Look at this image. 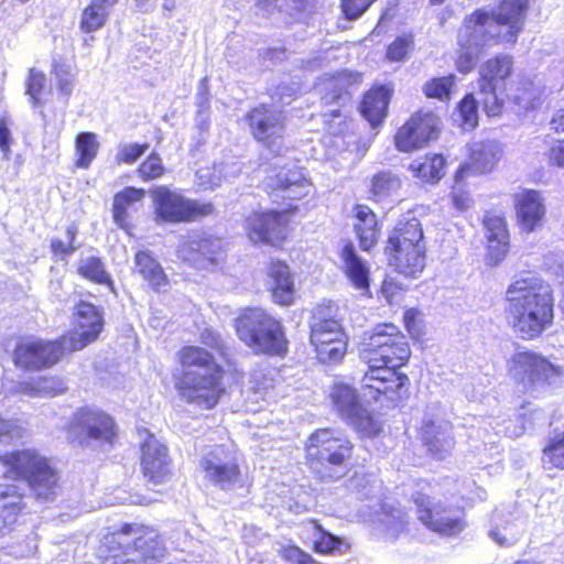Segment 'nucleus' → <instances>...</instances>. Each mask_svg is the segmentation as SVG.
I'll return each instance as SVG.
<instances>
[{
	"mask_svg": "<svg viewBox=\"0 0 564 564\" xmlns=\"http://www.w3.org/2000/svg\"><path fill=\"white\" fill-rule=\"evenodd\" d=\"M531 0H498L494 10H474L464 20V33L458 37L455 67L469 74L480 54V41L514 46L523 33Z\"/></svg>",
	"mask_w": 564,
	"mask_h": 564,
	"instance_id": "nucleus-1",
	"label": "nucleus"
},
{
	"mask_svg": "<svg viewBox=\"0 0 564 564\" xmlns=\"http://www.w3.org/2000/svg\"><path fill=\"white\" fill-rule=\"evenodd\" d=\"M359 354L368 366L361 380L362 388L377 394H389L392 402L403 399L410 380L399 368L408 361L411 351L398 327L393 324L378 325Z\"/></svg>",
	"mask_w": 564,
	"mask_h": 564,
	"instance_id": "nucleus-2",
	"label": "nucleus"
},
{
	"mask_svg": "<svg viewBox=\"0 0 564 564\" xmlns=\"http://www.w3.org/2000/svg\"><path fill=\"white\" fill-rule=\"evenodd\" d=\"M308 186V180L297 165L282 166L268 176L264 192L270 202L286 207L281 210L252 212L247 216L245 230L249 239L271 247L283 242L289 234L291 218L299 210L295 202L307 195Z\"/></svg>",
	"mask_w": 564,
	"mask_h": 564,
	"instance_id": "nucleus-3",
	"label": "nucleus"
},
{
	"mask_svg": "<svg viewBox=\"0 0 564 564\" xmlns=\"http://www.w3.org/2000/svg\"><path fill=\"white\" fill-rule=\"evenodd\" d=\"M506 317L523 339L541 335L553 321L551 286L539 276L527 273L516 279L506 292Z\"/></svg>",
	"mask_w": 564,
	"mask_h": 564,
	"instance_id": "nucleus-4",
	"label": "nucleus"
},
{
	"mask_svg": "<svg viewBox=\"0 0 564 564\" xmlns=\"http://www.w3.org/2000/svg\"><path fill=\"white\" fill-rule=\"evenodd\" d=\"M180 359L182 376L176 388L182 399L203 409L214 408L224 392L220 366L206 349L196 346L183 348Z\"/></svg>",
	"mask_w": 564,
	"mask_h": 564,
	"instance_id": "nucleus-5",
	"label": "nucleus"
},
{
	"mask_svg": "<svg viewBox=\"0 0 564 564\" xmlns=\"http://www.w3.org/2000/svg\"><path fill=\"white\" fill-rule=\"evenodd\" d=\"M165 552L155 531L128 523L106 535L98 549L102 564H158Z\"/></svg>",
	"mask_w": 564,
	"mask_h": 564,
	"instance_id": "nucleus-6",
	"label": "nucleus"
},
{
	"mask_svg": "<svg viewBox=\"0 0 564 564\" xmlns=\"http://www.w3.org/2000/svg\"><path fill=\"white\" fill-rule=\"evenodd\" d=\"M3 476L25 482L31 495L41 502L54 501L59 491V475L51 460L37 449L23 448L0 455Z\"/></svg>",
	"mask_w": 564,
	"mask_h": 564,
	"instance_id": "nucleus-7",
	"label": "nucleus"
},
{
	"mask_svg": "<svg viewBox=\"0 0 564 564\" xmlns=\"http://www.w3.org/2000/svg\"><path fill=\"white\" fill-rule=\"evenodd\" d=\"M238 338L254 354L283 356L288 340L280 321L262 308H247L236 319Z\"/></svg>",
	"mask_w": 564,
	"mask_h": 564,
	"instance_id": "nucleus-8",
	"label": "nucleus"
},
{
	"mask_svg": "<svg viewBox=\"0 0 564 564\" xmlns=\"http://www.w3.org/2000/svg\"><path fill=\"white\" fill-rule=\"evenodd\" d=\"M352 445L340 432L330 429L315 431L305 445L307 464L322 479L343 476L345 463L350 457Z\"/></svg>",
	"mask_w": 564,
	"mask_h": 564,
	"instance_id": "nucleus-9",
	"label": "nucleus"
},
{
	"mask_svg": "<svg viewBox=\"0 0 564 564\" xmlns=\"http://www.w3.org/2000/svg\"><path fill=\"white\" fill-rule=\"evenodd\" d=\"M514 75L516 62L508 53H497L480 65L477 78L479 102L488 117L502 115L509 97L508 86Z\"/></svg>",
	"mask_w": 564,
	"mask_h": 564,
	"instance_id": "nucleus-10",
	"label": "nucleus"
},
{
	"mask_svg": "<svg viewBox=\"0 0 564 564\" xmlns=\"http://www.w3.org/2000/svg\"><path fill=\"white\" fill-rule=\"evenodd\" d=\"M150 195L155 219L161 223H194L215 213L213 203L188 198L181 191L166 185L154 186Z\"/></svg>",
	"mask_w": 564,
	"mask_h": 564,
	"instance_id": "nucleus-11",
	"label": "nucleus"
},
{
	"mask_svg": "<svg viewBox=\"0 0 564 564\" xmlns=\"http://www.w3.org/2000/svg\"><path fill=\"white\" fill-rule=\"evenodd\" d=\"M245 121L252 139L269 151L272 158L282 155L286 122L281 110L268 104H259L246 112Z\"/></svg>",
	"mask_w": 564,
	"mask_h": 564,
	"instance_id": "nucleus-12",
	"label": "nucleus"
},
{
	"mask_svg": "<svg viewBox=\"0 0 564 564\" xmlns=\"http://www.w3.org/2000/svg\"><path fill=\"white\" fill-rule=\"evenodd\" d=\"M68 434L83 447L111 446L116 438V425L107 413L97 409L83 408L70 419Z\"/></svg>",
	"mask_w": 564,
	"mask_h": 564,
	"instance_id": "nucleus-13",
	"label": "nucleus"
},
{
	"mask_svg": "<svg viewBox=\"0 0 564 564\" xmlns=\"http://www.w3.org/2000/svg\"><path fill=\"white\" fill-rule=\"evenodd\" d=\"M441 134V118L427 109H417L397 129L393 142L397 150L411 153L422 150Z\"/></svg>",
	"mask_w": 564,
	"mask_h": 564,
	"instance_id": "nucleus-14",
	"label": "nucleus"
},
{
	"mask_svg": "<svg viewBox=\"0 0 564 564\" xmlns=\"http://www.w3.org/2000/svg\"><path fill=\"white\" fill-rule=\"evenodd\" d=\"M512 378L528 390L536 391L560 383L562 369L542 355L532 351H519L510 364Z\"/></svg>",
	"mask_w": 564,
	"mask_h": 564,
	"instance_id": "nucleus-15",
	"label": "nucleus"
},
{
	"mask_svg": "<svg viewBox=\"0 0 564 564\" xmlns=\"http://www.w3.org/2000/svg\"><path fill=\"white\" fill-rule=\"evenodd\" d=\"M431 487L426 482L420 484V490L413 495L419 520L434 532L444 535H455L465 528L462 511L447 509L433 502L430 496Z\"/></svg>",
	"mask_w": 564,
	"mask_h": 564,
	"instance_id": "nucleus-16",
	"label": "nucleus"
},
{
	"mask_svg": "<svg viewBox=\"0 0 564 564\" xmlns=\"http://www.w3.org/2000/svg\"><path fill=\"white\" fill-rule=\"evenodd\" d=\"M503 149L496 140H482L468 147L466 160L454 172L456 182L486 176L498 170Z\"/></svg>",
	"mask_w": 564,
	"mask_h": 564,
	"instance_id": "nucleus-17",
	"label": "nucleus"
},
{
	"mask_svg": "<svg viewBox=\"0 0 564 564\" xmlns=\"http://www.w3.org/2000/svg\"><path fill=\"white\" fill-rule=\"evenodd\" d=\"M104 327L102 312L96 305L80 301L74 312V330L61 337L64 349L77 351L95 341Z\"/></svg>",
	"mask_w": 564,
	"mask_h": 564,
	"instance_id": "nucleus-18",
	"label": "nucleus"
},
{
	"mask_svg": "<svg viewBox=\"0 0 564 564\" xmlns=\"http://www.w3.org/2000/svg\"><path fill=\"white\" fill-rule=\"evenodd\" d=\"M64 349L62 339L46 341L41 339H26L19 343L13 352L14 364L25 370H41L55 365Z\"/></svg>",
	"mask_w": 564,
	"mask_h": 564,
	"instance_id": "nucleus-19",
	"label": "nucleus"
},
{
	"mask_svg": "<svg viewBox=\"0 0 564 564\" xmlns=\"http://www.w3.org/2000/svg\"><path fill=\"white\" fill-rule=\"evenodd\" d=\"M205 478L221 489L230 488L239 478L240 470L235 451L217 445L200 460Z\"/></svg>",
	"mask_w": 564,
	"mask_h": 564,
	"instance_id": "nucleus-20",
	"label": "nucleus"
},
{
	"mask_svg": "<svg viewBox=\"0 0 564 564\" xmlns=\"http://www.w3.org/2000/svg\"><path fill=\"white\" fill-rule=\"evenodd\" d=\"M141 444V468L148 485H165L172 478L171 458L167 447L153 434H149Z\"/></svg>",
	"mask_w": 564,
	"mask_h": 564,
	"instance_id": "nucleus-21",
	"label": "nucleus"
},
{
	"mask_svg": "<svg viewBox=\"0 0 564 564\" xmlns=\"http://www.w3.org/2000/svg\"><path fill=\"white\" fill-rule=\"evenodd\" d=\"M393 95L394 85L392 83L372 84L364 93L358 110L371 128L376 129L383 124L389 115V106Z\"/></svg>",
	"mask_w": 564,
	"mask_h": 564,
	"instance_id": "nucleus-22",
	"label": "nucleus"
},
{
	"mask_svg": "<svg viewBox=\"0 0 564 564\" xmlns=\"http://www.w3.org/2000/svg\"><path fill=\"white\" fill-rule=\"evenodd\" d=\"M517 221L521 231L533 232L542 226L545 206L541 193L536 189H523L514 197Z\"/></svg>",
	"mask_w": 564,
	"mask_h": 564,
	"instance_id": "nucleus-23",
	"label": "nucleus"
},
{
	"mask_svg": "<svg viewBox=\"0 0 564 564\" xmlns=\"http://www.w3.org/2000/svg\"><path fill=\"white\" fill-rule=\"evenodd\" d=\"M336 307L330 302L317 305L312 315L311 336L312 345H321L335 340H345L339 322L335 318Z\"/></svg>",
	"mask_w": 564,
	"mask_h": 564,
	"instance_id": "nucleus-24",
	"label": "nucleus"
},
{
	"mask_svg": "<svg viewBox=\"0 0 564 564\" xmlns=\"http://www.w3.org/2000/svg\"><path fill=\"white\" fill-rule=\"evenodd\" d=\"M528 519L520 512L496 511L491 519L489 536L500 546L514 545L527 532Z\"/></svg>",
	"mask_w": 564,
	"mask_h": 564,
	"instance_id": "nucleus-25",
	"label": "nucleus"
},
{
	"mask_svg": "<svg viewBox=\"0 0 564 564\" xmlns=\"http://www.w3.org/2000/svg\"><path fill=\"white\" fill-rule=\"evenodd\" d=\"M422 441L427 452L435 459H445L455 446L452 424L443 419L424 421L422 426Z\"/></svg>",
	"mask_w": 564,
	"mask_h": 564,
	"instance_id": "nucleus-26",
	"label": "nucleus"
},
{
	"mask_svg": "<svg viewBox=\"0 0 564 564\" xmlns=\"http://www.w3.org/2000/svg\"><path fill=\"white\" fill-rule=\"evenodd\" d=\"M352 231L359 247H376L382 237V224L367 204L357 203L351 208Z\"/></svg>",
	"mask_w": 564,
	"mask_h": 564,
	"instance_id": "nucleus-27",
	"label": "nucleus"
},
{
	"mask_svg": "<svg viewBox=\"0 0 564 564\" xmlns=\"http://www.w3.org/2000/svg\"><path fill=\"white\" fill-rule=\"evenodd\" d=\"M447 161L442 153H426L413 160L408 170L423 185H436L446 174Z\"/></svg>",
	"mask_w": 564,
	"mask_h": 564,
	"instance_id": "nucleus-28",
	"label": "nucleus"
},
{
	"mask_svg": "<svg viewBox=\"0 0 564 564\" xmlns=\"http://www.w3.org/2000/svg\"><path fill=\"white\" fill-rule=\"evenodd\" d=\"M340 269L350 284L362 294L369 293L370 264L357 254L355 249H341Z\"/></svg>",
	"mask_w": 564,
	"mask_h": 564,
	"instance_id": "nucleus-29",
	"label": "nucleus"
},
{
	"mask_svg": "<svg viewBox=\"0 0 564 564\" xmlns=\"http://www.w3.org/2000/svg\"><path fill=\"white\" fill-rule=\"evenodd\" d=\"M268 275L273 301L282 306L292 305L295 288L290 268L284 262H272Z\"/></svg>",
	"mask_w": 564,
	"mask_h": 564,
	"instance_id": "nucleus-30",
	"label": "nucleus"
},
{
	"mask_svg": "<svg viewBox=\"0 0 564 564\" xmlns=\"http://www.w3.org/2000/svg\"><path fill=\"white\" fill-rule=\"evenodd\" d=\"M25 489L18 484H0V522L3 528L15 523L18 516L25 508L23 498Z\"/></svg>",
	"mask_w": 564,
	"mask_h": 564,
	"instance_id": "nucleus-31",
	"label": "nucleus"
},
{
	"mask_svg": "<svg viewBox=\"0 0 564 564\" xmlns=\"http://www.w3.org/2000/svg\"><path fill=\"white\" fill-rule=\"evenodd\" d=\"M377 525L382 538L393 542L406 533L409 517L403 509L386 502L378 514Z\"/></svg>",
	"mask_w": 564,
	"mask_h": 564,
	"instance_id": "nucleus-32",
	"label": "nucleus"
},
{
	"mask_svg": "<svg viewBox=\"0 0 564 564\" xmlns=\"http://www.w3.org/2000/svg\"><path fill=\"white\" fill-rule=\"evenodd\" d=\"M119 0H89L82 9L79 17V30L85 34H91L101 30L110 15L111 8Z\"/></svg>",
	"mask_w": 564,
	"mask_h": 564,
	"instance_id": "nucleus-33",
	"label": "nucleus"
},
{
	"mask_svg": "<svg viewBox=\"0 0 564 564\" xmlns=\"http://www.w3.org/2000/svg\"><path fill=\"white\" fill-rule=\"evenodd\" d=\"M402 180L389 170H381L375 173L368 184V199L379 204L391 199L400 192Z\"/></svg>",
	"mask_w": 564,
	"mask_h": 564,
	"instance_id": "nucleus-34",
	"label": "nucleus"
},
{
	"mask_svg": "<svg viewBox=\"0 0 564 564\" xmlns=\"http://www.w3.org/2000/svg\"><path fill=\"white\" fill-rule=\"evenodd\" d=\"M389 265L404 276L417 278L425 267L421 249H389Z\"/></svg>",
	"mask_w": 564,
	"mask_h": 564,
	"instance_id": "nucleus-35",
	"label": "nucleus"
},
{
	"mask_svg": "<svg viewBox=\"0 0 564 564\" xmlns=\"http://www.w3.org/2000/svg\"><path fill=\"white\" fill-rule=\"evenodd\" d=\"M422 224L415 217L399 219L388 237L390 247H419L423 242Z\"/></svg>",
	"mask_w": 564,
	"mask_h": 564,
	"instance_id": "nucleus-36",
	"label": "nucleus"
},
{
	"mask_svg": "<svg viewBox=\"0 0 564 564\" xmlns=\"http://www.w3.org/2000/svg\"><path fill=\"white\" fill-rule=\"evenodd\" d=\"M144 196L145 191L134 186H126L113 196L112 218L115 223L127 230V232H130L129 229L131 228L128 208L130 205L141 202Z\"/></svg>",
	"mask_w": 564,
	"mask_h": 564,
	"instance_id": "nucleus-37",
	"label": "nucleus"
},
{
	"mask_svg": "<svg viewBox=\"0 0 564 564\" xmlns=\"http://www.w3.org/2000/svg\"><path fill=\"white\" fill-rule=\"evenodd\" d=\"M74 148V169L88 170L98 155L100 144L95 132L82 131L75 137Z\"/></svg>",
	"mask_w": 564,
	"mask_h": 564,
	"instance_id": "nucleus-38",
	"label": "nucleus"
},
{
	"mask_svg": "<svg viewBox=\"0 0 564 564\" xmlns=\"http://www.w3.org/2000/svg\"><path fill=\"white\" fill-rule=\"evenodd\" d=\"M482 226L488 247H509L510 231L506 216L487 213Z\"/></svg>",
	"mask_w": 564,
	"mask_h": 564,
	"instance_id": "nucleus-39",
	"label": "nucleus"
},
{
	"mask_svg": "<svg viewBox=\"0 0 564 564\" xmlns=\"http://www.w3.org/2000/svg\"><path fill=\"white\" fill-rule=\"evenodd\" d=\"M135 267L139 273L147 280L150 285L161 291L167 285V278L161 265L153 259L148 250L139 251L135 254Z\"/></svg>",
	"mask_w": 564,
	"mask_h": 564,
	"instance_id": "nucleus-40",
	"label": "nucleus"
},
{
	"mask_svg": "<svg viewBox=\"0 0 564 564\" xmlns=\"http://www.w3.org/2000/svg\"><path fill=\"white\" fill-rule=\"evenodd\" d=\"M65 390L64 382L56 377H40L20 383L19 391L30 398L55 397Z\"/></svg>",
	"mask_w": 564,
	"mask_h": 564,
	"instance_id": "nucleus-41",
	"label": "nucleus"
},
{
	"mask_svg": "<svg viewBox=\"0 0 564 564\" xmlns=\"http://www.w3.org/2000/svg\"><path fill=\"white\" fill-rule=\"evenodd\" d=\"M330 398L335 409L346 421L350 416H356L358 411L362 408L355 390L347 384H336L333 388Z\"/></svg>",
	"mask_w": 564,
	"mask_h": 564,
	"instance_id": "nucleus-42",
	"label": "nucleus"
},
{
	"mask_svg": "<svg viewBox=\"0 0 564 564\" xmlns=\"http://www.w3.org/2000/svg\"><path fill=\"white\" fill-rule=\"evenodd\" d=\"M51 89L47 86L46 75L36 68H30L25 80V95L32 107L44 106Z\"/></svg>",
	"mask_w": 564,
	"mask_h": 564,
	"instance_id": "nucleus-43",
	"label": "nucleus"
},
{
	"mask_svg": "<svg viewBox=\"0 0 564 564\" xmlns=\"http://www.w3.org/2000/svg\"><path fill=\"white\" fill-rule=\"evenodd\" d=\"M455 82L456 76L454 74L432 77L424 83L422 91L429 99L448 101L451 99Z\"/></svg>",
	"mask_w": 564,
	"mask_h": 564,
	"instance_id": "nucleus-44",
	"label": "nucleus"
},
{
	"mask_svg": "<svg viewBox=\"0 0 564 564\" xmlns=\"http://www.w3.org/2000/svg\"><path fill=\"white\" fill-rule=\"evenodd\" d=\"M135 173L140 181L150 183L163 177L166 174V167L163 164L161 155L152 151L137 166Z\"/></svg>",
	"mask_w": 564,
	"mask_h": 564,
	"instance_id": "nucleus-45",
	"label": "nucleus"
},
{
	"mask_svg": "<svg viewBox=\"0 0 564 564\" xmlns=\"http://www.w3.org/2000/svg\"><path fill=\"white\" fill-rule=\"evenodd\" d=\"M78 272L84 278L100 284H107L113 291L112 281L98 258H86L78 263Z\"/></svg>",
	"mask_w": 564,
	"mask_h": 564,
	"instance_id": "nucleus-46",
	"label": "nucleus"
},
{
	"mask_svg": "<svg viewBox=\"0 0 564 564\" xmlns=\"http://www.w3.org/2000/svg\"><path fill=\"white\" fill-rule=\"evenodd\" d=\"M460 126L473 130L478 126V101L473 93H467L456 105Z\"/></svg>",
	"mask_w": 564,
	"mask_h": 564,
	"instance_id": "nucleus-47",
	"label": "nucleus"
},
{
	"mask_svg": "<svg viewBox=\"0 0 564 564\" xmlns=\"http://www.w3.org/2000/svg\"><path fill=\"white\" fill-rule=\"evenodd\" d=\"M314 525V551L316 553H333V552H339L341 553V546L345 545L344 541L333 535L332 533L325 531L319 524L316 522L313 523Z\"/></svg>",
	"mask_w": 564,
	"mask_h": 564,
	"instance_id": "nucleus-48",
	"label": "nucleus"
},
{
	"mask_svg": "<svg viewBox=\"0 0 564 564\" xmlns=\"http://www.w3.org/2000/svg\"><path fill=\"white\" fill-rule=\"evenodd\" d=\"M543 464L554 468L564 469V432L556 433L550 438L543 449Z\"/></svg>",
	"mask_w": 564,
	"mask_h": 564,
	"instance_id": "nucleus-49",
	"label": "nucleus"
},
{
	"mask_svg": "<svg viewBox=\"0 0 564 564\" xmlns=\"http://www.w3.org/2000/svg\"><path fill=\"white\" fill-rule=\"evenodd\" d=\"M347 422L357 430L362 436L372 437L380 433L381 423L371 416L362 406L356 416H350Z\"/></svg>",
	"mask_w": 564,
	"mask_h": 564,
	"instance_id": "nucleus-50",
	"label": "nucleus"
},
{
	"mask_svg": "<svg viewBox=\"0 0 564 564\" xmlns=\"http://www.w3.org/2000/svg\"><path fill=\"white\" fill-rule=\"evenodd\" d=\"M149 148V142L123 143L117 150L115 162L117 165H133Z\"/></svg>",
	"mask_w": 564,
	"mask_h": 564,
	"instance_id": "nucleus-51",
	"label": "nucleus"
},
{
	"mask_svg": "<svg viewBox=\"0 0 564 564\" xmlns=\"http://www.w3.org/2000/svg\"><path fill=\"white\" fill-rule=\"evenodd\" d=\"M315 347L317 359L323 364H337L339 362L346 351V340H335L329 344L313 345Z\"/></svg>",
	"mask_w": 564,
	"mask_h": 564,
	"instance_id": "nucleus-52",
	"label": "nucleus"
},
{
	"mask_svg": "<svg viewBox=\"0 0 564 564\" xmlns=\"http://www.w3.org/2000/svg\"><path fill=\"white\" fill-rule=\"evenodd\" d=\"M414 44L413 34H402L397 36L386 50V58L389 62H403Z\"/></svg>",
	"mask_w": 564,
	"mask_h": 564,
	"instance_id": "nucleus-53",
	"label": "nucleus"
},
{
	"mask_svg": "<svg viewBox=\"0 0 564 564\" xmlns=\"http://www.w3.org/2000/svg\"><path fill=\"white\" fill-rule=\"evenodd\" d=\"M52 74L57 79V89L61 95L67 100L75 85V77L70 74L69 67L59 61H54L52 63Z\"/></svg>",
	"mask_w": 564,
	"mask_h": 564,
	"instance_id": "nucleus-54",
	"label": "nucleus"
},
{
	"mask_svg": "<svg viewBox=\"0 0 564 564\" xmlns=\"http://www.w3.org/2000/svg\"><path fill=\"white\" fill-rule=\"evenodd\" d=\"M25 429L17 419L0 415V444H11L24 436Z\"/></svg>",
	"mask_w": 564,
	"mask_h": 564,
	"instance_id": "nucleus-55",
	"label": "nucleus"
},
{
	"mask_svg": "<svg viewBox=\"0 0 564 564\" xmlns=\"http://www.w3.org/2000/svg\"><path fill=\"white\" fill-rule=\"evenodd\" d=\"M351 95L347 86L339 82L333 80L332 85L324 91L322 96V102L325 106H332L334 104L345 105L350 101Z\"/></svg>",
	"mask_w": 564,
	"mask_h": 564,
	"instance_id": "nucleus-56",
	"label": "nucleus"
},
{
	"mask_svg": "<svg viewBox=\"0 0 564 564\" xmlns=\"http://www.w3.org/2000/svg\"><path fill=\"white\" fill-rule=\"evenodd\" d=\"M377 0H339L344 18L354 21L360 18Z\"/></svg>",
	"mask_w": 564,
	"mask_h": 564,
	"instance_id": "nucleus-57",
	"label": "nucleus"
},
{
	"mask_svg": "<svg viewBox=\"0 0 564 564\" xmlns=\"http://www.w3.org/2000/svg\"><path fill=\"white\" fill-rule=\"evenodd\" d=\"M12 124V119L10 115L2 113L0 115V151L2 158L9 160L11 156V148L14 143L13 135L10 131V126Z\"/></svg>",
	"mask_w": 564,
	"mask_h": 564,
	"instance_id": "nucleus-58",
	"label": "nucleus"
},
{
	"mask_svg": "<svg viewBox=\"0 0 564 564\" xmlns=\"http://www.w3.org/2000/svg\"><path fill=\"white\" fill-rule=\"evenodd\" d=\"M466 182H456L453 178V186L449 193L452 206L458 212H465L471 204L469 191L465 188Z\"/></svg>",
	"mask_w": 564,
	"mask_h": 564,
	"instance_id": "nucleus-59",
	"label": "nucleus"
},
{
	"mask_svg": "<svg viewBox=\"0 0 564 564\" xmlns=\"http://www.w3.org/2000/svg\"><path fill=\"white\" fill-rule=\"evenodd\" d=\"M200 340L205 346L214 349L220 356H227L229 347L226 340L214 329L205 328L200 334Z\"/></svg>",
	"mask_w": 564,
	"mask_h": 564,
	"instance_id": "nucleus-60",
	"label": "nucleus"
},
{
	"mask_svg": "<svg viewBox=\"0 0 564 564\" xmlns=\"http://www.w3.org/2000/svg\"><path fill=\"white\" fill-rule=\"evenodd\" d=\"M181 257L193 267L204 270L214 265L213 259L203 252V249H180Z\"/></svg>",
	"mask_w": 564,
	"mask_h": 564,
	"instance_id": "nucleus-61",
	"label": "nucleus"
},
{
	"mask_svg": "<svg viewBox=\"0 0 564 564\" xmlns=\"http://www.w3.org/2000/svg\"><path fill=\"white\" fill-rule=\"evenodd\" d=\"M403 291V284L395 281L393 278H387L381 286V294L389 303L398 300L399 295H401Z\"/></svg>",
	"mask_w": 564,
	"mask_h": 564,
	"instance_id": "nucleus-62",
	"label": "nucleus"
},
{
	"mask_svg": "<svg viewBox=\"0 0 564 564\" xmlns=\"http://www.w3.org/2000/svg\"><path fill=\"white\" fill-rule=\"evenodd\" d=\"M547 162L550 166L564 169V139L549 149Z\"/></svg>",
	"mask_w": 564,
	"mask_h": 564,
	"instance_id": "nucleus-63",
	"label": "nucleus"
},
{
	"mask_svg": "<svg viewBox=\"0 0 564 564\" xmlns=\"http://www.w3.org/2000/svg\"><path fill=\"white\" fill-rule=\"evenodd\" d=\"M279 2L280 0H254V7L258 14L269 18L275 12L282 11V7Z\"/></svg>",
	"mask_w": 564,
	"mask_h": 564,
	"instance_id": "nucleus-64",
	"label": "nucleus"
}]
</instances>
